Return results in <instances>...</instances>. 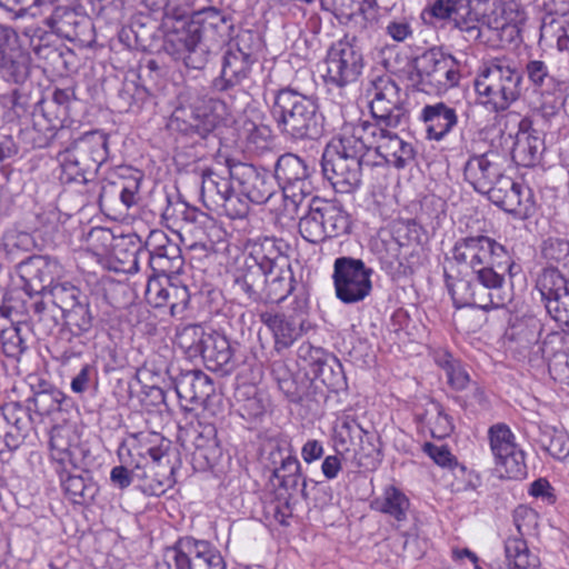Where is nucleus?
<instances>
[{
	"instance_id": "f257e3e1",
	"label": "nucleus",
	"mask_w": 569,
	"mask_h": 569,
	"mask_svg": "<svg viewBox=\"0 0 569 569\" xmlns=\"http://www.w3.org/2000/svg\"><path fill=\"white\" fill-rule=\"evenodd\" d=\"M233 28L230 12L206 7L192 12L189 21L181 27L169 31L163 48L187 68L201 70L208 63L211 48L232 39Z\"/></svg>"
},
{
	"instance_id": "f03ea898",
	"label": "nucleus",
	"mask_w": 569,
	"mask_h": 569,
	"mask_svg": "<svg viewBox=\"0 0 569 569\" xmlns=\"http://www.w3.org/2000/svg\"><path fill=\"white\" fill-rule=\"evenodd\" d=\"M366 156L353 122H347L342 126L340 134L323 150V177L337 192L350 193L361 183V167L370 164Z\"/></svg>"
},
{
	"instance_id": "7ed1b4c3",
	"label": "nucleus",
	"mask_w": 569,
	"mask_h": 569,
	"mask_svg": "<svg viewBox=\"0 0 569 569\" xmlns=\"http://www.w3.org/2000/svg\"><path fill=\"white\" fill-rule=\"evenodd\" d=\"M522 73L515 60L497 57L480 69L475 79L477 102L487 111L501 113L521 96Z\"/></svg>"
},
{
	"instance_id": "20e7f679",
	"label": "nucleus",
	"mask_w": 569,
	"mask_h": 569,
	"mask_svg": "<svg viewBox=\"0 0 569 569\" xmlns=\"http://www.w3.org/2000/svg\"><path fill=\"white\" fill-rule=\"evenodd\" d=\"M271 114L280 132L292 140L317 139L322 133L317 103L296 90H278Z\"/></svg>"
},
{
	"instance_id": "39448f33",
	"label": "nucleus",
	"mask_w": 569,
	"mask_h": 569,
	"mask_svg": "<svg viewBox=\"0 0 569 569\" xmlns=\"http://www.w3.org/2000/svg\"><path fill=\"white\" fill-rule=\"evenodd\" d=\"M452 258L458 264L470 268L475 276L482 270H502L513 278L521 271L503 244L483 234L458 239L452 248Z\"/></svg>"
},
{
	"instance_id": "423d86ee",
	"label": "nucleus",
	"mask_w": 569,
	"mask_h": 569,
	"mask_svg": "<svg viewBox=\"0 0 569 569\" xmlns=\"http://www.w3.org/2000/svg\"><path fill=\"white\" fill-rule=\"evenodd\" d=\"M322 79L328 91L339 94L360 78L365 68V59L356 37L345 36L335 41L325 58Z\"/></svg>"
},
{
	"instance_id": "0eeeda50",
	"label": "nucleus",
	"mask_w": 569,
	"mask_h": 569,
	"mask_svg": "<svg viewBox=\"0 0 569 569\" xmlns=\"http://www.w3.org/2000/svg\"><path fill=\"white\" fill-rule=\"evenodd\" d=\"M353 127L361 144H363L365 153L372 150L381 159L380 161L370 162V164L383 162L397 169H403L413 161L416 151L412 144L390 131L389 127H380L366 120L353 122Z\"/></svg>"
},
{
	"instance_id": "6e6552de",
	"label": "nucleus",
	"mask_w": 569,
	"mask_h": 569,
	"mask_svg": "<svg viewBox=\"0 0 569 569\" xmlns=\"http://www.w3.org/2000/svg\"><path fill=\"white\" fill-rule=\"evenodd\" d=\"M230 166L221 172L206 169L201 174V196L206 206L219 210L230 219H243L249 213L247 200L242 199L234 187Z\"/></svg>"
},
{
	"instance_id": "1a4fd4ad",
	"label": "nucleus",
	"mask_w": 569,
	"mask_h": 569,
	"mask_svg": "<svg viewBox=\"0 0 569 569\" xmlns=\"http://www.w3.org/2000/svg\"><path fill=\"white\" fill-rule=\"evenodd\" d=\"M417 76L420 89L440 94L459 84V63L455 57L431 48L417 59Z\"/></svg>"
},
{
	"instance_id": "9d476101",
	"label": "nucleus",
	"mask_w": 569,
	"mask_h": 569,
	"mask_svg": "<svg viewBox=\"0 0 569 569\" xmlns=\"http://www.w3.org/2000/svg\"><path fill=\"white\" fill-rule=\"evenodd\" d=\"M157 569H226V561L209 541L186 538L166 550Z\"/></svg>"
},
{
	"instance_id": "9b49d317",
	"label": "nucleus",
	"mask_w": 569,
	"mask_h": 569,
	"mask_svg": "<svg viewBox=\"0 0 569 569\" xmlns=\"http://www.w3.org/2000/svg\"><path fill=\"white\" fill-rule=\"evenodd\" d=\"M373 271L361 259L339 257L333 262L332 280L337 298L352 305L365 300L372 290Z\"/></svg>"
},
{
	"instance_id": "f8f14e48",
	"label": "nucleus",
	"mask_w": 569,
	"mask_h": 569,
	"mask_svg": "<svg viewBox=\"0 0 569 569\" xmlns=\"http://www.w3.org/2000/svg\"><path fill=\"white\" fill-rule=\"evenodd\" d=\"M170 441L156 432L131 433L120 443L117 455L121 463L148 471L152 463H160L167 456Z\"/></svg>"
},
{
	"instance_id": "ddd939ff",
	"label": "nucleus",
	"mask_w": 569,
	"mask_h": 569,
	"mask_svg": "<svg viewBox=\"0 0 569 569\" xmlns=\"http://www.w3.org/2000/svg\"><path fill=\"white\" fill-rule=\"evenodd\" d=\"M538 519V513L527 506H519L513 511L518 535L505 541V555L507 561L517 569H538L540 565L539 558L529 550L525 539L537 533Z\"/></svg>"
},
{
	"instance_id": "4468645a",
	"label": "nucleus",
	"mask_w": 569,
	"mask_h": 569,
	"mask_svg": "<svg viewBox=\"0 0 569 569\" xmlns=\"http://www.w3.org/2000/svg\"><path fill=\"white\" fill-rule=\"evenodd\" d=\"M370 111L380 127L398 128L408 121V112L402 103L400 89L388 77L372 82Z\"/></svg>"
},
{
	"instance_id": "2eb2a0df",
	"label": "nucleus",
	"mask_w": 569,
	"mask_h": 569,
	"mask_svg": "<svg viewBox=\"0 0 569 569\" xmlns=\"http://www.w3.org/2000/svg\"><path fill=\"white\" fill-rule=\"evenodd\" d=\"M490 449L496 469L501 478L521 479L527 475L525 453L515 443V436L508 426L498 423L488 431Z\"/></svg>"
},
{
	"instance_id": "dca6fc26",
	"label": "nucleus",
	"mask_w": 569,
	"mask_h": 569,
	"mask_svg": "<svg viewBox=\"0 0 569 569\" xmlns=\"http://www.w3.org/2000/svg\"><path fill=\"white\" fill-rule=\"evenodd\" d=\"M311 171L305 159L293 153L280 156L274 167V179L282 187L287 198L301 201L312 192Z\"/></svg>"
},
{
	"instance_id": "f3484780",
	"label": "nucleus",
	"mask_w": 569,
	"mask_h": 569,
	"mask_svg": "<svg viewBox=\"0 0 569 569\" xmlns=\"http://www.w3.org/2000/svg\"><path fill=\"white\" fill-rule=\"evenodd\" d=\"M230 174L238 187V194L250 202H267L274 191L273 178L264 170L252 164L238 162L230 166Z\"/></svg>"
},
{
	"instance_id": "a211bd4d",
	"label": "nucleus",
	"mask_w": 569,
	"mask_h": 569,
	"mask_svg": "<svg viewBox=\"0 0 569 569\" xmlns=\"http://www.w3.org/2000/svg\"><path fill=\"white\" fill-rule=\"evenodd\" d=\"M293 313H260V321L271 330L277 351L289 348L305 331L307 316V300L299 299L296 302Z\"/></svg>"
},
{
	"instance_id": "6ab92c4d",
	"label": "nucleus",
	"mask_w": 569,
	"mask_h": 569,
	"mask_svg": "<svg viewBox=\"0 0 569 569\" xmlns=\"http://www.w3.org/2000/svg\"><path fill=\"white\" fill-rule=\"evenodd\" d=\"M492 203L519 219L530 217L535 211L533 192L528 186L515 182L505 176L488 193Z\"/></svg>"
},
{
	"instance_id": "aec40b11",
	"label": "nucleus",
	"mask_w": 569,
	"mask_h": 569,
	"mask_svg": "<svg viewBox=\"0 0 569 569\" xmlns=\"http://www.w3.org/2000/svg\"><path fill=\"white\" fill-rule=\"evenodd\" d=\"M20 277L23 281V291L27 296L47 295L62 273L61 264L46 256H33L20 266Z\"/></svg>"
},
{
	"instance_id": "412c9836",
	"label": "nucleus",
	"mask_w": 569,
	"mask_h": 569,
	"mask_svg": "<svg viewBox=\"0 0 569 569\" xmlns=\"http://www.w3.org/2000/svg\"><path fill=\"white\" fill-rule=\"evenodd\" d=\"M62 317L64 318V329L61 331V338L70 345L69 348L64 349L63 357L70 359L80 356L90 340L93 317L88 299L63 312Z\"/></svg>"
},
{
	"instance_id": "4be33fe9",
	"label": "nucleus",
	"mask_w": 569,
	"mask_h": 569,
	"mask_svg": "<svg viewBox=\"0 0 569 569\" xmlns=\"http://www.w3.org/2000/svg\"><path fill=\"white\" fill-rule=\"evenodd\" d=\"M299 357L307 362L312 379L319 380L328 389L338 391L346 385L341 363L338 359L329 357L322 348L303 343L299 348Z\"/></svg>"
},
{
	"instance_id": "5701e85b",
	"label": "nucleus",
	"mask_w": 569,
	"mask_h": 569,
	"mask_svg": "<svg viewBox=\"0 0 569 569\" xmlns=\"http://www.w3.org/2000/svg\"><path fill=\"white\" fill-rule=\"evenodd\" d=\"M505 273L500 271H483L475 276L470 307L488 311L507 306L511 301V293L505 288Z\"/></svg>"
},
{
	"instance_id": "b1692460",
	"label": "nucleus",
	"mask_w": 569,
	"mask_h": 569,
	"mask_svg": "<svg viewBox=\"0 0 569 569\" xmlns=\"http://www.w3.org/2000/svg\"><path fill=\"white\" fill-rule=\"evenodd\" d=\"M257 61L248 58V54L237 53L227 49L221 61V72L212 80L211 89L217 93H226L232 97L247 81L251 68Z\"/></svg>"
},
{
	"instance_id": "393cba45",
	"label": "nucleus",
	"mask_w": 569,
	"mask_h": 569,
	"mask_svg": "<svg viewBox=\"0 0 569 569\" xmlns=\"http://www.w3.org/2000/svg\"><path fill=\"white\" fill-rule=\"evenodd\" d=\"M218 123L217 116L201 107H178L169 120V128L191 138L206 139Z\"/></svg>"
},
{
	"instance_id": "a878e982",
	"label": "nucleus",
	"mask_w": 569,
	"mask_h": 569,
	"mask_svg": "<svg viewBox=\"0 0 569 569\" xmlns=\"http://www.w3.org/2000/svg\"><path fill=\"white\" fill-rule=\"evenodd\" d=\"M79 161L90 176H96L108 159V137L99 130L83 133L66 148Z\"/></svg>"
},
{
	"instance_id": "bb28decb",
	"label": "nucleus",
	"mask_w": 569,
	"mask_h": 569,
	"mask_svg": "<svg viewBox=\"0 0 569 569\" xmlns=\"http://www.w3.org/2000/svg\"><path fill=\"white\" fill-rule=\"evenodd\" d=\"M498 159L499 156L496 152H486L469 158L463 174L476 191L488 194L498 180L505 177L501 173Z\"/></svg>"
},
{
	"instance_id": "cd10ccee",
	"label": "nucleus",
	"mask_w": 569,
	"mask_h": 569,
	"mask_svg": "<svg viewBox=\"0 0 569 569\" xmlns=\"http://www.w3.org/2000/svg\"><path fill=\"white\" fill-rule=\"evenodd\" d=\"M44 24L52 33L70 41L84 40L91 28L88 16L67 6L57 7L51 16L44 19Z\"/></svg>"
},
{
	"instance_id": "c85d7f7f",
	"label": "nucleus",
	"mask_w": 569,
	"mask_h": 569,
	"mask_svg": "<svg viewBox=\"0 0 569 569\" xmlns=\"http://www.w3.org/2000/svg\"><path fill=\"white\" fill-rule=\"evenodd\" d=\"M289 250L290 246L283 239L263 237L249 246V253L246 258L271 272L291 267L288 257Z\"/></svg>"
},
{
	"instance_id": "c756f323",
	"label": "nucleus",
	"mask_w": 569,
	"mask_h": 569,
	"mask_svg": "<svg viewBox=\"0 0 569 569\" xmlns=\"http://www.w3.org/2000/svg\"><path fill=\"white\" fill-rule=\"evenodd\" d=\"M530 127L531 121L529 119L525 118L520 120L511 150L513 161L522 167L535 166L539 161L543 150V141Z\"/></svg>"
},
{
	"instance_id": "7c9ffc66",
	"label": "nucleus",
	"mask_w": 569,
	"mask_h": 569,
	"mask_svg": "<svg viewBox=\"0 0 569 569\" xmlns=\"http://www.w3.org/2000/svg\"><path fill=\"white\" fill-rule=\"evenodd\" d=\"M199 357L209 370L229 372L232 369L233 350L230 341L216 330H208Z\"/></svg>"
},
{
	"instance_id": "2f4dec72",
	"label": "nucleus",
	"mask_w": 569,
	"mask_h": 569,
	"mask_svg": "<svg viewBox=\"0 0 569 569\" xmlns=\"http://www.w3.org/2000/svg\"><path fill=\"white\" fill-rule=\"evenodd\" d=\"M178 397L190 403L202 405L214 392L212 380L200 370L182 372L174 382Z\"/></svg>"
},
{
	"instance_id": "473e14b6",
	"label": "nucleus",
	"mask_w": 569,
	"mask_h": 569,
	"mask_svg": "<svg viewBox=\"0 0 569 569\" xmlns=\"http://www.w3.org/2000/svg\"><path fill=\"white\" fill-rule=\"evenodd\" d=\"M29 76V59L7 43V31L0 27V77L8 82L23 83Z\"/></svg>"
},
{
	"instance_id": "72a5a7b5",
	"label": "nucleus",
	"mask_w": 569,
	"mask_h": 569,
	"mask_svg": "<svg viewBox=\"0 0 569 569\" xmlns=\"http://www.w3.org/2000/svg\"><path fill=\"white\" fill-rule=\"evenodd\" d=\"M421 118L426 124L427 138L436 141L442 140L458 122L456 110L443 102L426 106Z\"/></svg>"
},
{
	"instance_id": "f704fd0d",
	"label": "nucleus",
	"mask_w": 569,
	"mask_h": 569,
	"mask_svg": "<svg viewBox=\"0 0 569 569\" xmlns=\"http://www.w3.org/2000/svg\"><path fill=\"white\" fill-rule=\"evenodd\" d=\"M318 213L323 220V227L329 239L346 234L350 231L351 221L349 213L342 204L333 200L313 198Z\"/></svg>"
},
{
	"instance_id": "c9c22d12",
	"label": "nucleus",
	"mask_w": 569,
	"mask_h": 569,
	"mask_svg": "<svg viewBox=\"0 0 569 569\" xmlns=\"http://www.w3.org/2000/svg\"><path fill=\"white\" fill-rule=\"evenodd\" d=\"M13 311H18L17 306L9 305L7 301L0 306V341L7 357L18 358L27 346L19 327L10 318Z\"/></svg>"
},
{
	"instance_id": "e433bc0d",
	"label": "nucleus",
	"mask_w": 569,
	"mask_h": 569,
	"mask_svg": "<svg viewBox=\"0 0 569 569\" xmlns=\"http://www.w3.org/2000/svg\"><path fill=\"white\" fill-rule=\"evenodd\" d=\"M57 469L60 475L61 486L73 503L86 505L92 501L98 493L97 483L87 475H73L70 470Z\"/></svg>"
},
{
	"instance_id": "4c0bfd02",
	"label": "nucleus",
	"mask_w": 569,
	"mask_h": 569,
	"mask_svg": "<svg viewBox=\"0 0 569 569\" xmlns=\"http://www.w3.org/2000/svg\"><path fill=\"white\" fill-rule=\"evenodd\" d=\"M268 272L256 262L244 258L243 266L238 270L234 283L249 300L260 302L268 279Z\"/></svg>"
},
{
	"instance_id": "58836bf2",
	"label": "nucleus",
	"mask_w": 569,
	"mask_h": 569,
	"mask_svg": "<svg viewBox=\"0 0 569 569\" xmlns=\"http://www.w3.org/2000/svg\"><path fill=\"white\" fill-rule=\"evenodd\" d=\"M370 507L375 511L402 522L407 520L410 501L399 488L390 485L385 487L382 493L370 502Z\"/></svg>"
},
{
	"instance_id": "ea45409f",
	"label": "nucleus",
	"mask_w": 569,
	"mask_h": 569,
	"mask_svg": "<svg viewBox=\"0 0 569 569\" xmlns=\"http://www.w3.org/2000/svg\"><path fill=\"white\" fill-rule=\"evenodd\" d=\"M264 290L260 302L279 303L283 301L295 288V277L291 267L268 272Z\"/></svg>"
},
{
	"instance_id": "a19ab883",
	"label": "nucleus",
	"mask_w": 569,
	"mask_h": 569,
	"mask_svg": "<svg viewBox=\"0 0 569 569\" xmlns=\"http://www.w3.org/2000/svg\"><path fill=\"white\" fill-rule=\"evenodd\" d=\"M536 288L548 310L551 302L559 300L562 292L569 290V280L557 268H545L537 277Z\"/></svg>"
},
{
	"instance_id": "79ce46f5",
	"label": "nucleus",
	"mask_w": 569,
	"mask_h": 569,
	"mask_svg": "<svg viewBox=\"0 0 569 569\" xmlns=\"http://www.w3.org/2000/svg\"><path fill=\"white\" fill-rule=\"evenodd\" d=\"M50 457L58 465L57 469L77 468L71 452L70 431L62 427H53L50 432Z\"/></svg>"
},
{
	"instance_id": "37998d69",
	"label": "nucleus",
	"mask_w": 569,
	"mask_h": 569,
	"mask_svg": "<svg viewBox=\"0 0 569 569\" xmlns=\"http://www.w3.org/2000/svg\"><path fill=\"white\" fill-rule=\"evenodd\" d=\"M149 267L159 276L178 273L183 266L181 250L177 243H171L161 251L149 257Z\"/></svg>"
},
{
	"instance_id": "c03bdc74",
	"label": "nucleus",
	"mask_w": 569,
	"mask_h": 569,
	"mask_svg": "<svg viewBox=\"0 0 569 569\" xmlns=\"http://www.w3.org/2000/svg\"><path fill=\"white\" fill-rule=\"evenodd\" d=\"M367 436L368 432L356 419L343 417L336 427L335 442L341 451L350 452L352 447L359 445Z\"/></svg>"
},
{
	"instance_id": "a18cd8bd",
	"label": "nucleus",
	"mask_w": 569,
	"mask_h": 569,
	"mask_svg": "<svg viewBox=\"0 0 569 569\" xmlns=\"http://www.w3.org/2000/svg\"><path fill=\"white\" fill-rule=\"evenodd\" d=\"M51 297L52 303L66 312L88 299L81 290L69 281H57L47 293Z\"/></svg>"
},
{
	"instance_id": "49530a36",
	"label": "nucleus",
	"mask_w": 569,
	"mask_h": 569,
	"mask_svg": "<svg viewBox=\"0 0 569 569\" xmlns=\"http://www.w3.org/2000/svg\"><path fill=\"white\" fill-rule=\"evenodd\" d=\"M298 227L301 237L310 243L317 244L329 239L313 200L309 204L308 212L300 218Z\"/></svg>"
},
{
	"instance_id": "de8ad7c7",
	"label": "nucleus",
	"mask_w": 569,
	"mask_h": 569,
	"mask_svg": "<svg viewBox=\"0 0 569 569\" xmlns=\"http://www.w3.org/2000/svg\"><path fill=\"white\" fill-rule=\"evenodd\" d=\"M207 335L208 330L202 326L188 325L178 330L176 342L189 358H196L201 353Z\"/></svg>"
},
{
	"instance_id": "09e8293b",
	"label": "nucleus",
	"mask_w": 569,
	"mask_h": 569,
	"mask_svg": "<svg viewBox=\"0 0 569 569\" xmlns=\"http://www.w3.org/2000/svg\"><path fill=\"white\" fill-rule=\"evenodd\" d=\"M539 441L542 448L553 458L558 460L569 459V437L563 431L545 426L541 428Z\"/></svg>"
},
{
	"instance_id": "8fccbe9b",
	"label": "nucleus",
	"mask_w": 569,
	"mask_h": 569,
	"mask_svg": "<svg viewBox=\"0 0 569 569\" xmlns=\"http://www.w3.org/2000/svg\"><path fill=\"white\" fill-rule=\"evenodd\" d=\"M536 92L539 96L536 110L545 120L550 121L560 112L565 103L560 86H551Z\"/></svg>"
},
{
	"instance_id": "3c124183",
	"label": "nucleus",
	"mask_w": 569,
	"mask_h": 569,
	"mask_svg": "<svg viewBox=\"0 0 569 569\" xmlns=\"http://www.w3.org/2000/svg\"><path fill=\"white\" fill-rule=\"evenodd\" d=\"M526 74L528 81L532 86L535 92L551 86H560L558 81L549 70L548 64L538 59L529 60L526 64Z\"/></svg>"
},
{
	"instance_id": "603ef678",
	"label": "nucleus",
	"mask_w": 569,
	"mask_h": 569,
	"mask_svg": "<svg viewBox=\"0 0 569 569\" xmlns=\"http://www.w3.org/2000/svg\"><path fill=\"white\" fill-rule=\"evenodd\" d=\"M262 46V39L258 31L250 29L240 30L232 41L229 43L230 50L237 53H243L248 58L257 61L256 53L260 50Z\"/></svg>"
},
{
	"instance_id": "864d4df0",
	"label": "nucleus",
	"mask_w": 569,
	"mask_h": 569,
	"mask_svg": "<svg viewBox=\"0 0 569 569\" xmlns=\"http://www.w3.org/2000/svg\"><path fill=\"white\" fill-rule=\"evenodd\" d=\"M1 428L9 427L19 431H29L31 416L29 411L19 403H9L3 407V416L0 418Z\"/></svg>"
},
{
	"instance_id": "5fc2aeb1",
	"label": "nucleus",
	"mask_w": 569,
	"mask_h": 569,
	"mask_svg": "<svg viewBox=\"0 0 569 569\" xmlns=\"http://www.w3.org/2000/svg\"><path fill=\"white\" fill-rule=\"evenodd\" d=\"M61 157V180L66 182H89L94 176H90L89 171L80 164V161L67 149L60 153Z\"/></svg>"
},
{
	"instance_id": "6e6d98bb",
	"label": "nucleus",
	"mask_w": 569,
	"mask_h": 569,
	"mask_svg": "<svg viewBox=\"0 0 569 569\" xmlns=\"http://www.w3.org/2000/svg\"><path fill=\"white\" fill-rule=\"evenodd\" d=\"M541 254L550 262L569 266V240L549 237L541 244Z\"/></svg>"
},
{
	"instance_id": "4d7b16f0",
	"label": "nucleus",
	"mask_w": 569,
	"mask_h": 569,
	"mask_svg": "<svg viewBox=\"0 0 569 569\" xmlns=\"http://www.w3.org/2000/svg\"><path fill=\"white\" fill-rule=\"evenodd\" d=\"M350 452L353 453L358 467L373 470L380 462V452L368 436L362 438L359 445L353 446Z\"/></svg>"
},
{
	"instance_id": "13d9d810",
	"label": "nucleus",
	"mask_w": 569,
	"mask_h": 569,
	"mask_svg": "<svg viewBox=\"0 0 569 569\" xmlns=\"http://www.w3.org/2000/svg\"><path fill=\"white\" fill-rule=\"evenodd\" d=\"M23 310L31 318L32 321L43 323L48 330L57 326V320L49 317L47 312V305L39 299V296H28V300H23Z\"/></svg>"
},
{
	"instance_id": "bf43d9fd",
	"label": "nucleus",
	"mask_w": 569,
	"mask_h": 569,
	"mask_svg": "<svg viewBox=\"0 0 569 569\" xmlns=\"http://www.w3.org/2000/svg\"><path fill=\"white\" fill-rule=\"evenodd\" d=\"M466 1L467 0H436L425 12L438 20H450L453 22L459 11L466 9Z\"/></svg>"
},
{
	"instance_id": "052dcab7",
	"label": "nucleus",
	"mask_w": 569,
	"mask_h": 569,
	"mask_svg": "<svg viewBox=\"0 0 569 569\" xmlns=\"http://www.w3.org/2000/svg\"><path fill=\"white\" fill-rule=\"evenodd\" d=\"M296 455L290 442L286 440L276 441L270 445V449L267 453L266 460L267 466L272 470L280 469L288 461L295 459Z\"/></svg>"
},
{
	"instance_id": "680f3d73",
	"label": "nucleus",
	"mask_w": 569,
	"mask_h": 569,
	"mask_svg": "<svg viewBox=\"0 0 569 569\" xmlns=\"http://www.w3.org/2000/svg\"><path fill=\"white\" fill-rule=\"evenodd\" d=\"M147 478L148 471L143 469L131 468L124 463L113 467L110 472V481L119 489H126L134 480H146Z\"/></svg>"
},
{
	"instance_id": "e2e57ef3",
	"label": "nucleus",
	"mask_w": 569,
	"mask_h": 569,
	"mask_svg": "<svg viewBox=\"0 0 569 569\" xmlns=\"http://www.w3.org/2000/svg\"><path fill=\"white\" fill-rule=\"evenodd\" d=\"M301 466L297 457L287 465L273 471V478L279 480L280 487L286 490H296L301 479Z\"/></svg>"
},
{
	"instance_id": "0e129e2a",
	"label": "nucleus",
	"mask_w": 569,
	"mask_h": 569,
	"mask_svg": "<svg viewBox=\"0 0 569 569\" xmlns=\"http://www.w3.org/2000/svg\"><path fill=\"white\" fill-rule=\"evenodd\" d=\"M173 243L168 236L162 230H152L150 231L147 240L144 242V250H139L137 254H133L132 267L136 271L139 270L138 259L139 257H146L149 260V257L156 252L161 251L164 247Z\"/></svg>"
},
{
	"instance_id": "69168bd1",
	"label": "nucleus",
	"mask_w": 569,
	"mask_h": 569,
	"mask_svg": "<svg viewBox=\"0 0 569 569\" xmlns=\"http://www.w3.org/2000/svg\"><path fill=\"white\" fill-rule=\"evenodd\" d=\"M63 393L58 389L41 390L34 393V406L37 411L49 415L60 409Z\"/></svg>"
},
{
	"instance_id": "338daca9",
	"label": "nucleus",
	"mask_w": 569,
	"mask_h": 569,
	"mask_svg": "<svg viewBox=\"0 0 569 569\" xmlns=\"http://www.w3.org/2000/svg\"><path fill=\"white\" fill-rule=\"evenodd\" d=\"M190 300V293L184 284L168 283L167 306L172 316L181 315Z\"/></svg>"
},
{
	"instance_id": "774afa93",
	"label": "nucleus",
	"mask_w": 569,
	"mask_h": 569,
	"mask_svg": "<svg viewBox=\"0 0 569 569\" xmlns=\"http://www.w3.org/2000/svg\"><path fill=\"white\" fill-rule=\"evenodd\" d=\"M383 30L396 42H405L413 37L411 20L406 17L390 19Z\"/></svg>"
}]
</instances>
